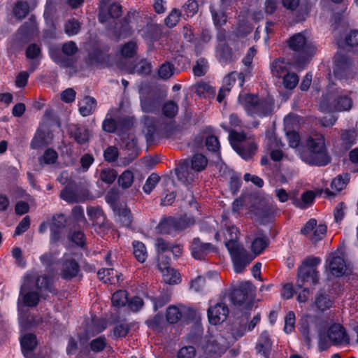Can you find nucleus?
Wrapping results in <instances>:
<instances>
[{"mask_svg":"<svg viewBox=\"0 0 358 358\" xmlns=\"http://www.w3.org/2000/svg\"><path fill=\"white\" fill-rule=\"evenodd\" d=\"M240 235L239 229L224 220L222 221L220 230L215 234V239L217 241H224L230 254L234 271L237 273H242L254 258L240 243Z\"/></svg>","mask_w":358,"mask_h":358,"instance_id":"f257e3e1","label":"nucleus"},{"mask_svg":"<svg viewBox=\"0 0 358 358\" xmlns=\"http://www.w3.org/2000/svg\"><path fill=\"white\" fill-rule=\"evenodd\" d=\"M352 92L344 91L329 87L327 92L320 100V109L322 111H349L353 105Z\"/></svg>","mask_w":358,"mask_h":358,"instance_id":"f03ea898","label":"nucleus"},{"mask_svg":"<svg viewBox=\"0 0 358 358\" xmlns=\"http://www.w3.org/2000/svg\"><path fill=\"white\" fill-rule=\"evenodd\" d=\"M35 276L33 274H27L21 287L19 301H21L24 306L34 307L39 302L38 292L34 291L35 286L38 290L48 289L52 292V280L45 275L39 276L34 284Z\"/></svg>","mask_w":358,"mask_h":358,"instance_id":"7ed1b4c3","label":"nucleus"},{"mask_svg":"<svg viewBox=\"0 0 358 358\" xmlns=\"http://www.w3.org/2000/svg\"><path fill=\"white\" fill-rule=\"evenodd\" d=\"M307 151L300 153V158L306 163L316 166H325L330 159L325 147L324 136L312 134L306 142Z\"/></svg>","mask_w":358,"mask_h":358,"instance_id":"20e7f679","label":"nucleus"},{"mask_svg":"<svg viewBox=\"0 0 358 358\" xmlns=\"http://www.w3.org/2000/svg\"><path fill=\"white\" fill-rule=\"evenodd\" d=\"M238 101L245 112L252 117L269 115L273 106V100L270 97L260 99L258 96L243 92L239 94Z\"/></svg>","mask_w":358,"mask_h":358,"instance_id":"39448f33","label":"nucleus"},{"mask_svg":"<svg viewBox=\"0 0 358 358\" xmlns=\"http://www.w3.org/2000/svg\"><path fill=\"white\" fill-rule=\"evenodd\" d=\"M208 164L207 158L201 154L194 155L189 163L183 162L176 168V173L180 181L186 185L192 183L197 178L198 173L203 171Z\"/></svg>","mask_w":358,"mask_h":358,"instance_id":"423d86ee","label":"nucleus"},{"mask_svg":"<svg viewBox=\"0 0 358 358\" xmlns=\"http://www.w3.org/2000/svg\"><path fill=\"white\" fill-rule=\"evenodd\" d=\"M323 323L317 326L319 338V347L322 350H324L332 345H341L349 343V338L345 329L339 324H333L331 325L327 332L322 330Z\"/></svg>","mask_w":358,"mask_h":358,"instance_id":"0eeeda50","label":"nucleus"},{"mask_svg":"<svg viewBox=\"0 0 358 358\" xmlns=\"http://www.w3.org/2000/svg\"><path fill=\"white\" fill-rule=\"evenodd\" d=\"M290 49L299 52L303 57L302 61L297 60L294 63V68L299 71L303 69L306 65L309 58L316 52L315 45L310 41L303 33L292 36L288 41Z\"/></svg>","mask_w":358,"mask_h":358,"instance_id":"6e6552de","label":"nucleus"},{"mask_svg":"<svg viewBox=\"0 0 358 358\" xmlns=\"http://www.w3.org/2000/svg\"><path fill=\"white\" fill-rule=\"evenodd\" d=\"M229 139L234 150L245 160L251 158L257 150V146L253 136H247L242 132L231 131Z\"/></svg>","mask_w":358,"mask_h":358,"instance_id":"1a4fd4ad","label":"nucleus"},{"mask_svg":"<svg viewBox=\"0 0 358 358\" xmlns=\"http://www.w3.org/2000/svg\"><path fill=\"white\" fill-rule=\"evenodd\" d=\"M317 257H308L302 262L298 269L296 287L302 288L305 285H315L318 282V275L315 266L319 264Z\"/></svg>","mask_w":358,"mask_h":358,"instance_id":"9d476101","label":"nucleus"},{"mask_svg":"<svg viewBox=\"0 0 358 358\" xmlns=\"http://www.w3.org/2000/svg\"><path fill=\"white\" fill-rule=\"evenodd\" d=\"M116 196L117 194L115 192L110 191L106 196V201L112 206L114 213L117 217L118 221L120 222L123 226L130 227L132 222L131 211L125 204L115 203Z\"/></svg>","mask_w":358,"mask_h":358,"instance_id":"9b49d317","label":"nucleus"},{"mask_svg":"<svg viewBox=\"0 0 358 358\" xmlns=\"http://www.w3.org/2000/svg\"><path fill=\"white\" fill-rule=\"evenodd\" d=\"M122 15V6L112 0H101L99 20L103 23L109 18H117Z\"/></svg>","mask_w":358,"mask_h":358,"instance_id":"f8f14e48","label":"nucleus"},{"mask_svg":"<svg viewBox=\"0 0 358 358\" xmlns=\"http://www.w3.org/2000/svg\"><path fill=\"white\" fill-rule=\"evenodd\" d=\"M228 306L222 303H217L208 309V317L211 324L217 325L224 322L229 315Z\"/></svg>","mask_w":358,"mask_h":358,"instance_id":"ddd939ff","label":"nucleus"},{"mask_svg":"<svg viewBox=\"0 0 358 358\" xmlns=\"http://www.w3.org/2000/svg\"><path fill=\"white\" fill-rule=\"evenodd\" d=\"M266 149L270 152V157L273 161H280L282 158L280 148L283 145L281 141L275 134L269 133L266 138Z\"/></svg>","mask_w":358,"mask_h":358,"instance_id":"4468645a","label":"nucleus"},{"mask_svg":"<svg viewBox=\"0 0 358 358\" xmlns=\"http://www.w3.org/2000/svg\"><path fill=\"white\" fill-rule=\"evenodd\" d=\"M187 225L183 224L181 219L168 217L162 220L157 226V230L161 234H171L185 228Z\"/></svg>","mask_w":358,"mask_h":358,"instance_id":"2eb2a0df","label":"nucleus"},{"mask_svg":"<svg viewBox=\"0 0 358 358\" xmlns=\"http://www.w3.org/2000/svg\"><path fill=\"white\" fill-rule=\"evenodd\" d=\"M192 255L196 259H203L214 250V247L208 243H203L199 238H194L190 246Z\"/></svg>","mask_w":358,"mask_h":358,"instance_id":"dca6fc26","label":"nucleus"},{"mask_svg":"<svg viewBox=\"0 0 358 358\" xmlns=\"http://www.w3.org/2000/svg\"><path fill=\"white\" fill-rule=\"evenodd\" d=\"M331 273L336 277L343 275L346 271V264L343 257L331 254L327 261Z\"/></svg>","mask_w":358,"mask_h":358,"instance_id":"f3484780","label":"nucleus"},{"mask_svg":"<svg viewBox=\"0 0 358 358\" xmlns=\"http://www.w3.org/2000/svg\"><path fill=\"white\" fill-rule=\"evenodd\" d=\"M245 241L246 243L251 242V250L255 255L262 253L268 244L267 238L260 232L248 236Z\"/></svg>","mask_w":358,"mask_h":358,"instance_id":"a211bd4d","label":"nucleus"},{"mask_svg":"<svg viewBox=\"0 0 358 358\" xmlns=\"http://www.w3.org/2000/svg\"><path fill=\"white\" fill-rule=\"evenodd\" d=\"M350 70V61L348 58L341 54H337L335 56L334 73V76L342 79L344 76H346Z\"/></svg>","mask_w":358,"mask_h":358,"instance_id":"6ab92c4d","label":"nucleus"},{"mask_svg":"<svg viewBox=\"0 0 358 358\" xmlns=\"http://www.w3.org/2000/svg\"><path fill=\"white\" fill-rule=\"evenodd\" d=\"M79 265L73 258L65 256L62 268L63 278L70 279L76 277L79 272Z\"/></svg>","mask_w":358,"mask_h":358,"instance_id":"aec40b11","label":"nucleus"},{"mask_svg":"<svg viewBox=\"0 0 358 358\" xmlns=\"http://www.w3.org/2000/svg\"><path fill=\"white\" fill-rule=\"evenodd\" d=\"M272 348V341L267 331H264L259 336L256 349L260 355L268 358Z\"/></svg>","mask_w":358,"mask_h":358,"instance_id":"412c9836","label":"nucleus"},{"mask_svg":"<svg viewBox=\"0 0 358 358\" xmlns=\"http://www.w3.org/2000/svg\"><path fill=\"white\" fill-rule=\"evenodd\" d=\"M67 220L64 215L59 214L53 216L50 227L51 241L56 242L59 238L60 229L66 226Z\"/></svg>","mask_w":358,"mask_h":358,"instance_id":"4be33fe9","label":"nucleus"},{"mask_svg":"<svg viewBox=\"0 0 358 358\" xmlns=\"http://www.w3.org/2000/svg\"><path fill=\"white\" fill-rule=\"evenodd\" d=\"M37 343L36 337L32 334H26L20 338L22 351L26 358H31V353Z\"/></svg>","mask_w":358,"mask_h":358,"instance_id":"5701e85b","label":"nucleus"},{"mask_svg":"<svg viewBox=\"0 0 358 358\" xmlns=\"http://www.w3.org/2000/svg\"><path fill=\"white\" fill-rule=\"evenodd\" d=\"M203 355L208 358H218L222 355L226 349L215 341H208L206 345L203 347Z\"/></svg>","mask_w":358,"mask_h":358,"instance_id":"b1692460","label":"nucleus"},{"mask_svg":"<svg viewBox=\"0 0 358 358\" xmlns=\"http://www.w3.org/2000/svg\"><path fill=\"white\" fill-rule=\"evenodd\" d=\"M291 64L285 59H275L271 66L273 75L277 78H282L283 76L289 73Z\"/></svg>","mask_w":358,"mask_h":358,"instance_id":"393cba45","label":"nucleus"},{"mask_svg":"<svg viewBox=\"0 0 358 358\" xmlns=\"http://www.w3.org/2000/svg\"><path fill=\"white\" fill-rule=\"evenodd\" d=\"M142 122L143 124V132L148 140L150 139L155 132L160 131L158 122L152 117L144 116Z\"/></svg>","mask_w":358,"mask_h":358,"instance_id":"a878e982","label":"nucleus"},{"mask_svg":"<svg viewBox=\"0 0 358 358\" xmlns=\"http://www.w3.org/2000/svg\"><path fill=\"white\" fill-rule=\"evenodd\" d=\"M79 112L83 117L92 114L96 109V101L91 96H85L78 102Z\"/></svg>","mask_w":358,"mask_h":358,"instance_id":"bb28decb","label":"nucleus"},{"mask_svg":"<svg viewBox=\"0 0 358 358\" xmlns=\"http://www.w3.org/2000/svg\"><path fill=\"white\" fill-rule=\"evenodd\" d=\"M214 24L216 27H221L227 22V15L222 6L213 4L210 6Z\"/></svg>","mask_w":358,"mask_h":358,"instance_id":"cd10ccee","label":"nucleus"},{"mask_svg":"<svg viewBox=\"0 0 358 358\" xmlns=\"http://www.w3.org/2000/svg\"><path fill=\"white\" fill-rule=\"evenodd\" d=\"M163 280L169 285H176L180 282V275L173 268L166 267L162 269Z\"/></svg>","mask_w":358,"mask_h":358,"instance_id":"c85d7f7f","label":"nucleus"},{"mask_svg":"<svg viewBox=\"0 0 358 358\" xmlns=\"http://www.w3.org/2000/svg\"><path fill=\"white\" fill-rule=\"evenodd\" d=\"M315 197L313 192L306 191L301 194V199H294L292 203L298 208H307L313 203Z\"/></svg>","mask_w":358,"mask_h":358,"instance_id":"c756f323","label":"nucleus"},{"mask_svg":"<svg viewBox=\"0 0 358 358\" xmlns=\"http://www.w3.org/2000/svg\"><path fill=\"white\" fill-rule=\"evenodd\" d=\"M357 137L358 134L355 129H346L342 132L341 140L343 145L348 149L356 143Z\"/></svg>","mask_w":358,"mask_h":358,"instance_id":"7c9ffc66","label":"nucleus"},{"mask_svg":"<svg viewBox=\"0 0 358 358\" xmlns=\"http://www.w3.org/2000/svg\"><path fill=\"white\" fill-rule=\"evenodd\" d=\"M73 127L74 129H71V133L77 143L83 144L88 141L90 133L86 128L78 126H74Z\"/></svg>","mask_w":358,"mask_h":358,"instance_id":"2f4dec72","label":"nucleus"},{"mask_svg":"<svg viewBox=\"0 0 358 358\" xmlns=\"http://www.w3.org/2000/svg\"><path fill=\"white\" fill-rule=\"evenodd\" d=\"M87 215L92 220L94 224H101L105 221V215L99 207H89L87 209Z\"/></svg>","mask_w":358,"mask_h":358,"instance_id":"473e14b6","label":"nucleus"},{"mask_svg":"<svg viewBox=\"0 0 358 358\" xmlns=\"http://www.w3.org/2000/svg\"><path fill=\"white\" fill-rule=\"evenodd\" d=\"M132 245L136 259L141 263L145 262L148 257L145 245L142 242L138 241H134Z\"/></svg>","mask_w":358,"mask_h":358,"instance_id":"72a5a7b5","label":"nucleus"},{"mask_svg":"<svg viewBox=\"0 0 358 358\" xmlns=\"http://www.w3.org/2000/svg\"><path fill=\"white\" fill-rule=\"evenodd\" d=\"M142 110L145 113H154L158 110L160 103L159 100L155 98H141Z\"/></svg>","mask_w":358,"mask_h":358,"instance_id":"f704fd0d","label":"nucleus"},{"mask_svg":"<svg viewBox=\"0 0 358 358\" xmlns=\"http://www.w3.org/2000/svg\"><path fill=\"white\" fill-rule=\"evenodd\" d=\"M58 159L57 152L53 150L48 148L47 149L42 156L39 157V163L41 165H52L56 163Z\"/></svg>","mask_w":358,"mask_h":358,"instance_id":"c9c22d12","label":"nucleus"},{"mask_svg":"<svg viewBox=\"0 0 358 358\" xmlns=\"http://www.w3.org/2000/svg\"><path fill=\"white\" fill-rule=\"evenodd\" d=\"M333 302L327 295L320 294L316 296L313 303L319 311L324 312L332 306Z\"/></svg>","mask_w":358,"mask_h":358,"instance_id":"e433bc0d","label":"nucleus"},{"mask_svg":"<svg viewBox=\"0 0 358 358\" xmlns=\"http://www.w3.org/2000/svg\"><path fill=\"white\" fill-rule=\"evenodd\" d=\"M111 300L114 307H123L128 302L127 293L124 290H119L113 294Z\"/></svg>","mask_w":358,"mask_h":358,"instance_id":"4c0bfd02","label":"nucleus"},{"mask_svg":"<svg viewBox=\"0 0 358 358\" xmlns=\"http://www.w3.org/2000/svg\"><path fill=\"white\" fill-rule=\"evenodd\" d=\"M338 44L341 47H343L345 45H349V46L358 45V31L352 30V31H350L345 36V38L343 41L342 39L338 40Z\"/></svg>","mask_w":358,"mask_h":358,"instance_id":"58836bf2","label":"nucleus"},{"mask_svg":"<svg viewBox=\"0 0 358 358\" xmlns=\"http://www.w3.org/2000/svg\"><path fill=\"white\" fill-rule=\"evenodd\" d=\"M60 197L69 203L80 202L83 200L82 198L77 195L76 191L69 186L66 187L61 192Z\"/></svg>","mask_w":358,"mask_h":358,"instance_id":"ea45409f","label":"nucleus"},{"mask_svg":"<svg viewBox=\"0 0 358 358\" xmlns=\"http://www.w3.org/2000/svg\"><path fill=\"white\" fill-rule=\"evenodd\" d=\"M29 12V4L25 1H17L13 9L14 15L21 20L24 18Z\"/></svg>","mask_w":358,"mask_h":358,"instance_id":"a19ab883","label":"nucleus"},{"mask_svg":"<svg viewBox=\"0 0 358 358\" xmlns=\"http://www.w3.org/2000/svg\"><path fill=\"white\" fill-rule=\"evenodd\" d=\"M349 179L350 178L348 174L337 176L332 180L331 183V189L336 192L343 190L346 187Z\"/></svg>","mask_w":358,"mask_h":358,"instance_id":"79ce46f5","label":"nucleus"},{"mask_svg":"<svg viewBox=\"0 0 358 358\" xmlns=\"http://www.w3.org/2000/svg\"><path fill=\"white\" fill-rule=\"evenodd\" d=\"M300 122V117L296 115H287L284 118V124L286 131H292L296 128Z\"/></svg>","mask_w":358,"mask_h":358,"instance_id":"37998d69","label":"nucleus"},{"mask_svg":"<svg viewBox=\"0 0 358 358\" xmlns=\"http://www.w3.org/2000/svg\"><path fill=\"white\" fill-rule=\"evenodd\" d=\"M131 326L128 322L123 321L117 323L113 329V336L125 337L129 332Z\"/></svg>","mask_w":358,"mask_h":358,"instance_id":"c03bdc74","label":"nucleus"},{"mask_svg":"<svg viewBox=\"0 0 358 358\" xmlns=\"http://www.w3.org/2000/svg\"><path fill=\"white\" fill-rule=\"evenodd\" d=\"M113 268H103L97 273L99 278L105 283L115 284Z\"/></svg>","mask_w":358,"mask_h":358,"instance_id":"a18cd8bd","label":"nucleus"},{"mask_svg":"<svg viewBox=\"0 0 358 358\" xmlns=\"http://www.w3.org/2000/svg\"><path fill=\"white\" fill-rule=\"evenodd\" d=\"M283 78V85L286 89H294L299 83V77L294 73H287L282 77Z\"/></svg>","mask_w":358,"mask_h":358,"instance_id":"49530a36","label":"nucleus"},{"mask_svg":"<svg viewBox=\"0 0 358 358\" xmlns=\"http://www.w3.org/2000/svg\"><path fill=\"white\" fill-rule=\"evenodd\" d=\"M174 66L169 62H166L159 69L158 75L162 79L166 80L171 78L174 74Z\"/></svg>","mask_w":358,"mask_h":358,"instance_id":"de8ad7c7","label":"nucleus"},{"mask_svg":"<svg viewBox=\"0 0 358 358\" xmlns=\"http://www.w3.org/2000/svg\"><path fill=\"white\" fill-rule=\"evenodd\" d=\"M134 182V174L131 171H124L118 178L119 185L123 188L129 187Z\"/></svg>","mask_w":358,"mask_h":358,"instance_id":"09e8293b","label":"nucleus"},{"mask_svg":"<svg viewBox=\"0 0 358 358\" xmlns=\"http://www.w3.org/2000/svg\"><path fill=\"white\" fill-rule=\"evenodd\" d=\"M182 317V313L176 306H170L166 310V320L171 324L176 323Z\"/></svg>","mask_w":358,"mask_h":358,"instance_id":"8fccbe9b","label":"nucleus"},{"mask_svg":"<svg viewBox=\"0 0 358 358\" xmlns=\"http://www.w3.org/2000/svg\"><path fill=\"white\" fill-rule=\"evenodd\" d=\"M215 92V90L208 83H199L196 85L195 93L199 96L206 97L208 94H213Z\"/></svg>","mask_w":358,"mask_h":358,"instance_id":"3c124183","label":"nucleus"},{"mask_svg":"<svg viewBox=\"0 0 358 358\" xmlns=\"http://www.w3.org/2000/svg\"><path fill=\"white\" fill-rule=\"evenodd\" d=\"M159 176L156 173H152L146 180L143 187L144 192L150 194L159 181Z\"/></svg>","mask_w":358,"mask_h":358,"instance_id":"603ef678","label":"nucleus"},{"mask_svg":"<svg viewBox=\"0 0 358 358\" xmlns=\"http://www.w3.org/2000/svg\"><path fill=\"white\" fill-rule=\"evenodd\" d=\"M80 28V23L75 19L69 20L64 25V31L69 36H73L78 33Z\"/></svg>","mask_w":358,"mask_h":358,"instance_id":"864d4df0","label":"nucleus"},{"mask_svg":"<svg viewBox=\"0 0 358 358\" xmlns=\"http://www.w3.org/2000/svg\"><path fill=\"white\" fill-rule=\"evenodd\" d=\"M180 11L177 8H173L165 19L166 24L169 27H175L180 21Z\"/></svg>","mask_w":358,"mask_h":358,"instance_id":"5fc2aeb1","label":"nucleus"},{"mask_svg":"<svg viewBox=\"0 0 358 358\" xmlns=\"http://www.w3.org/2000/svg\"><path fill=\"white\" fill-rule=\"evenodd\" d=\"M295 314L292 311H289L285 317L284 331L286 334H290L293 331L295 327Z\"/></svg>","mask_w":358,"mask_h":358,"instance_id":"6e6d98bb","label":"nucleus"},{"mask_svg":"<svg viewBox=\"0 0 358 358\" xmlns=\"http://www.w3.org/2000/svg\"><path fill=\"white\" fill-rule=\"evenodd\" d=\"M178 105L172 101L165 103L162 108L164 115L169 117H174L178 113Z\"/></svg>","mask_w":358,"mask_h":358,"instance_id":"4d7b16f0","label":"nucleus"},{"mask_svg":"<svg viewBox=\"0 0 358 358\" xmlns=\"http://www.w3.org/2000/svg\"><path fill=\"white\" fill-rule=\"evenodd\" d=\"M41 47L38 44H31L26 50V57L29 59H37L41 57Z\"/></svg>","mask_w":358,"mask_h":358,"instance_id":"13d9d810","label":"nucleus"},{"mask_svg":"<svg viewBox=\"0 0 358 358\" xmlns=\"http://www.w3.org/2000/svg\"><path fill=\"white\" fill-rule=\"evenodd\" d=\"M151 71L150 64L145 60H141L134 67L133 72L139 75H147Z\"/></svg>","mask_w":358,"mask_h":358,"instance_id":"bf43d9fd","label":"nucleus"},{"mask_svg":"<svg viewBox=\"0 0 358 358\" xmlns=\"http://www.w3.org/2000/svg\"><path fill=\"white\" fill-rule=\"evenodd\" d=\"M117 178V173L115 170L110 169H105L101 171L100 178L106 183H112Z\"/></svg>","mask_w":358,"mask_h":358,"instance_id":"052dcab7","label":"nucleus"},{"mask_svg":"<svg viewBox=\"0 0 358 358\" xmlns=\"http://www.w3.org/2000/svg\"><path fill=\"white\" fill-rule=\"evenodd\" d=\"M136 49V44L134 41L125 43L121 48V55L123 57H131L134 55Z\"/></svg>","mask_w":358,"mask_h":358,"instance_id":"680f3d73","label":"nucleus"},{"mask_svg":"<svg viewBox=\"0 0 358 358\" xmlns=\"http://www.w3.org/2000/svg\"><path fill=\"white\" fill-rule=\"evenodd\" d=\"M327 232V227L324 224L316 225L313 233L310 235V238L315 242L321 240Z\"/></svg>","mask_w":358,"mask_h":358,"instance_id":"e2e57ef3","label":"nucleus"},{"mask_svg":"<svg viewBox=\"0 0 358 358\" xmlns=\"http://www.w3.org/2000/svg\"><path fill=\"white\" fill-rule=\"evenodd\" d=\"M183 8L185 14L188 17H192L197 13L199 6L195 0H187Z\"/></svg>","mask_w":358,"mask_h":358,"instance_id":"0e129e2a","label":"nucleus"},{"mask_svg":"<svg viewBox=\"0 0 358 358\" xmlns=\"http://www.w3.org/2000/svg\"><path fill=\"white\" fill-rule=\"evenodd\" d=\"M206 145L207 149L210 152H217L220 150V142L215 136L211 135L206 138Z\"/></svg>","mask_w":358,"mask_h":358,"instance_id":"69168bd1","label":"nucleus"},{"mask_svg":"<svg viewBox=\"0 0 358 358\" xmlns=\"http://www.w3.org/2000/svg\"><path fill=\"white\" fill-rule=\"evenodd\" d=\"M207 69V62L201 59L196 62V65L194 66L193 71L195 76L200 77L206 73Z\"/></svg>","mask_w":358,"mask_h":358,"instance_id":"338daca9","label":"nucleus"},{"mask_svg":"<svg viewBox=\"0 0 358 358\" xmlns=\"http://www.w3.org/2000/svg\"><path fill=\"white\" fill-rule=\"evenodd\" d=\"M196 350L193 346H185L178 352V358H194Z\"/></svg>","mask_w":358,"mask_h":358,"instance_id":"774afa93","label":"nucleus"}]
</instances>
